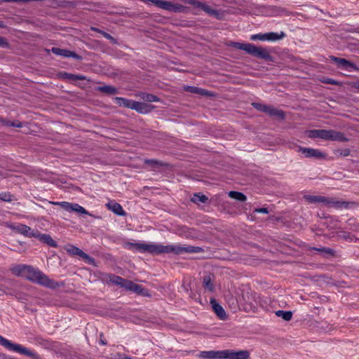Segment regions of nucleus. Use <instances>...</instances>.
<instances>
[{
    "instance_id": "obj_52",
    "label": "nucleus",
    "mask_w": 359,
    "mask_h": 359,
    "mask_svg": "<svg viewBox=\"0 0 359 359\" xmlns=\"http://www.w3.org/2000/svg\"><path fill=\"white\" fill-rule=\"evenodd\" d=\"M353 86L355 88H356V89L359 90V81L355 82V83H353Z\"/></svg>"
},
{
    "instance_id": "obj_22",
    "label": "nucleus",
    "mask_w": 359,
    "mask_h": 359,
    "mask_svg": "<svg viewBox=\"0 0 359 359\" xmlns=\"http://www.w3.org/2000/svg\"><path fill=\"white\" fill-rule=\"evenodd\" d=\"M310 203H326L328 198L321 196L306 195L304 197Z\"/></svg>"
},
{
    "instance_id": "obj_13",
    "label": "nucleus",
    "mask_w": 359,
    "mask_h": 359,
    "mask_svg": "<svg viewBox=\"0 0 359 359\" xmlns=\"http://www.w3.org/2000/svg\"><path fill=\"white\" fill-rule=\"evenodd\" d=\"M50 51L56 55H60L64 57H73L77 60H81L82 57L76 53L67 50V49H62L60 48L53 47L50 50Z\"/></svg>"
},
{
    "instance_id": "obj_1",
    "label": "nucleus",
    "mask_w": 359,
    "mask_h": 359,
    "mask_svg": "<svg viewBox=\"0 0 359 359\" xmlns=\"http://www.w3.org/2000/svg\"><path fill=\"white\" fill-rule=\"evenodd\" d=\"M185 4L191 5L194 8L203 11L209 17L217 20H225L226 17L231 13V10L217 9L208 5L205 2L197 0H183Z\"/></svg>"
},
{
    "instance_id": "obj_33",
    "label": "nucleus",
    "mask_w": 359,
    "mask_h": 359,
    "mask_svg": "<svg viewBox=\"0 0 359 359\" xmlns=\"http://www.w3.org/2000/svg\"><path fill=\"white\" fill-rule=\"evenodd\" d=\"M276 315L278 317L282 318L285 321H289L292 318V312L290 311L278 310L276 311Z\"/></svg>"
},
{
    "instance_id": "obj_2",
    "label": "nucleus",
    "mask_w": 359,
    "mask_h": 359,
    "mask_svg": "<svg viewBox=\"0 0 359 359\" xmlns=\"http://www.w3.org/2000/svg\"><path fill=\"white\" fill-rule=\"evenodd\" d=\"M229 46L245 51L247 53L256 57L259 59H262L269 62L273 61V57L270 55V53L266 48L261 46H256L252 43H239L231 41Z\"/></svg>"
},
{
    "instance_id": "obj_9",
    "label": "nucleus",
    "mask_w": 359,
    "mask_h": 359,
    "mask_svg": "<svg viewBox=\"0 0 359 359\" xmlns=\"http://www.w3.org/2000/svg\"><path fill=\"white\" fill-rule=\"evenodd\" d=\"M202 248L200 247L191 245L187 247H180L170 245H166V253L173 252L176 255H179L182 252L198 253L202 252Z\"/></svg>"
},
{
    "instance_id": "obj_21",
    "label": "nucleus",
    "mask_w": 359,
    "mask_h": 359,
    "mask_svg": "<svg viewBox=\"0 0 359 359\" xmlns=\"http://www.w3.org/2000/svg\"><path fill=\"white\" fill-rule=\"evenodd\" d=\"M27 266L28 265L26 264H19L12 267L11 270L15 276L25 278Z\"/></svg>"
},
{
    "instance_id": "obj_50",
    "label": "nucleus",
    "mask_w": 359,
    "mask_h": 359,
    "mask_svg": "<svg viewBox=\"0 0 359 359\" xmlns=\"http://www.w3.org/2000/svg\"><path fill=\"white\" fill-rule=\"evenodd\" d=\"M350 154V150L348 149H346L341 152V155L343 156H348Z\"/></svg>"
},
{
    "instance_id": "obj_26",
    "label": "nucleus",
    "mask_w": 359,
    "mask_h": 359,
    "mask_svg": "<svg viewBox=\"0 0 359 359\" xmlns=\"http://www.w3.org/2000/svg\"><path fill=\"white\" fill-rule=\"evenodd\" d=\"M286 34L283 32H268L266 33V38L268 41H276L283 39Z\"/></svg>"
},
{
    "instance_id": "obj_49",
    "label": "nucleus",
    "mask_w": 359,
    "mask_h": 359,
    "mask_svg": "<svg viewBox=\"0 0 359 359\" xmlns=\"http://www.w3.org/2000/svg\"><path fill=\"white\" fill-rule=\"evenodd\" d=\"M269 105L262 104L260 111L267 113Z\"/></svg>"
},
{
    "instance_id": "obj_42",
    "label": "nucleus",
    "mask_w": 359,
    "mask_h": 359,
    "mask_svg": "<svg viewBox=\"0 0 359 359\" xmlns=\"http://www.w3.org/2000/svg\"><path fill=\"white\" fill-rule=\"evenodd\" d=\"M313 250L329 255H334V251L331 248H313Z\"/></svg>"
},
{
    "instance_id": "obj_25",
    "label": "nucleus",
    "mask_w": 359,
    "mask_h": 359,
    "mask_svg": "<svg viewBox=\"0 0 359 359\" xmlns=\"http://www.w3.org/2000/svg\"><path fill=\"white\" fill-rule=\"evenodd\" d=\"M97 90L98 91L105 93L107 95H116L118 93L117 88L112 86L105 85V86H98L97 88Z\"/></svg>"
},
{
    "instance_id": "obj_24",
    "label": "nucleus",
    "mask_w": 359,
    "mask_h": 359,
    "mask_svg": "<svg viewBox=\"0 0 359 359\" xmlns=\"http://www.w3.org/2000/svg\"><path fill=\"white\" fill-rule=\"evenodd\" d=\"M185 89L190 93H196V94H198V95H205V96H212L213 95V94L210 93L209 91H208L205 89L201 88H198V87L187 86L185 88Z\"/></svg>"
},
{
    "instance_id": "obj_14",
    "label": "nucleus",
    "mask_w": 359,
    "mask_h": 359,
    "mask_svg": "<svg viewBox=\"0 0 359 359\" xmlns=\"http://www.w3.org/2000/svg\"><path fill=\"white\" fill-rule=\"evenodd\" d=\"M201 355L205 359H224V350L203 351Z\"/></svg>"
},
{
    "instance_id": "obj_3",
    "label": "nucleus",
    "mask_w": 359,
    "mask_h": 359,
    "mask_svg": "<svg viewBox=\"0 0 359 359\" xmlns=\"http://www.w3.org/2000/svg\"><path fill=\"white\" fill-rule=\"evenodd\" d=\"M25 278L50 289H55L60 286L57 282L50 279L43 273L29 265L27 266Z\"/></svg>"
},
{
    "instance_id": "obj_34",
    "label": "nucleus",
    "mask_w": 359,
    "mask_h": 359,
    "mask_svg": "<svg viewBox=\"0 0 359 359\" xmlns=\"http://www.w3.org/2000/svg\"><path fill=\"white\" fill-rule=\"evenodd\" d=\"M229 197L238 201L244 202L247 200V197L241 192L231 191L229 193Z\"/></svg>"
},
{
    "instance_id": "obj_51",
    "label": "nucleus",
    "mask_w": 359,
    "mask_h": 359,
    "mask_svg": "<svg viewBox=\"0 0 359 359\" xmlns=\"http://www.w3.org/2000/svg\"><path fill=\"white\" fill-rule=\"evenodd\" d=\"M103 336H104L103 333H100V343L102 344V345H106L107 341H105V340H104V339H102Z\"/></svg>"
},
{
    "instance_id": "obj_45",
    "label": "nucleus",
    "mask_w": 359,
    "mask_h": 359,
    "mask_svg": "<svg viewBox=\"0 0 359 359\" xmlns=\"http://www.w3.org/2000/svg\"><path fill=\"white\" fill-rule=\"evenodd\" d=\"M67 75V78L71 79L72 80H82V79H83V76H81L72 74H68Z\"/></svg>"
},
{
    "instance_id": "obj_35",
    "label": "nucleus",
    "mask_w": 359,
    "mask_h": 359,
    "mask_svg": "<svg viewBox=\"0 0 359 359\" xmlns=\"http://www.w3.org/2000/svg\"><path fill=\"white\" fill-rule=\"evenodd\" d=\"M208 200V198L203 195V194H194L192 198H191V201L195 203H206Z\"/></svg>"
},
{
    "instance_id": "obj_8",
    "label": "nucleus",
    "mask_w": 359,
    "mask_h": 359,
    "mask_svg": "<svg viewBox=\"0 0 359 359\" xmlns=\"http://www.w3.org/2000/svg\"><path fill=\"white\" fill-rule=\"evenodd\" d=\"M50 203L54 205H59L67 212H75L81 215H91L82 206L78 203H69L67 201L54 202L50 201Z\"/></svg>"
},
{
    "instance_id": "obj_37",
    "label": "nucleus",
    "mask_w": 359,
    "mask_h": 359,
    "mask_svg": "<svg viewBox=\"0 0 359 359\" xmlns=\"http://www.w3.org/2000/svg\"><path fill=\"white\" fill-rule=\"evenodd\" d=\"M123 279L124 278H121V276L114 274H111L109 276V281L114 283V285L119 286H121Z\"/></svg>"
},
{
    "instance_id": "obj_40",
    "label": "nucleus",
    "mask_w": 359,
    "mask_h": 359,
    "mask_svg": "<svg viewBox=\"0 0 359 359\" xmlns=\"http://www.w3.org/2000/svg\"><path fill=\"white\" fill-rule=\"evenodd\" d=\"M306 133L309 138H320V129L308 130Z\"/></svg>"
},
{
    "instance_id": "obj_20",
    "label": "nucleus",
    "mask_w": 359,
    "mask_h": 359,
    "mask_svg": "<svg viewBox=\"0 0 359 359\" xmlns=\"http://www.w3.org/2000/svg\"><path fill=\"white\" fill-rule=\"evenodd\" d=\"M114 99L116 100V104H118L119 106L133 109L135 101L119 97H116Z\"/></svg>"
},
{
    "instance_id": "obj_32",
    "label": "nucleus",
    "mask_w": 359,
    "mask_h": 359,
    "mask_svg": "<svg viewBox=\"0 0 359 359\" xmlns=\"http://www.w3.org/2000/svg\"><path fill=\"white\" fill-rule=\"evenodd\" d=\"M140 96L143 100L148 102H158L160 100L157 96L153 94L141 93Z\"/></svg>"
},
{
    "instance_id": "obj_17",
    "label": "nucleus",
    "mask_w": 359,
    "mask_h": 359,
    "mask_svg": "<svg viewBox=\"0 0 359 359\" xmlns=\"http://www.w3.org/2000/svg\"><path fill=\"white\" fill-rule=\"evenodd\" d=\"M326 204L337 208H348L350 205H353L354 203L344 201H336L334 198H328V201L326 202Z\"/></svg>"
},
{
    "instance_id": "obj_15",
    "label": "nucleus",
    "mask_w": 359,
    "mask_h": 359,
    "mask_svg": "<svg viewBox=\"0 0 359 359\" xmlns=\"http://www.w3.org/2000/svg\"><path fill=\"white\" fill-rule=\"evenodd\" d=\"M154 108V107L151 104L135 101L133 109L141 114H147L149 113Z\"/></svg>"
},
{
    "instance_id": "obj_36",
    "label": "nucleus",
    "mask_w": 359,
    "mask_h": 359,
    "mask_svg": "<svg viewBox=\"0 0 359 359\" xmlns=\"http://www.w3.org/2000/svg\"><path fill=\"white\" fill-rule=\"evenodd\" d=\"M25 231L24 233H22V235H23L24 236H26V237H28V238H32V237H34V238H37V236L39 233V231L38 230H32L29 226H27L26 225V229L23 230Z\"/></svg>"
},
{
    "instance_id": "obj_41",
    "label": "nucleus",
    "mask_w": 359,
    "mask_h": 359,
    "mask_svg": "<svg viewBox=\"0 0 359 359\" xmlns=\"http://www.w3.org/2000/svg\"><path fill=\"white\" fill-rule=\"evenodd\" d=\"M338 236H339V238H342L344 240H349V241L353 240V236L351 235V233L347 231H344L339 232Z\"/></svg>"
},
{
    "instance_id": "obj_44",
    "label": "nucleus",
    "mask_w": 359,
    "mask_h": 359,
    "mask_svg": "<svg viewBox=\"0 0 359 359\" xmlns=\"http://www.w3.org/2000/svg\"><path fill=\"white\" fill-rule=\"evenodd\" d=\"M102 34L107 39L110 40L111 42L114 44H117L118 42H117V40L114 38L112 36H111L109 34L105 32H102Z\"/></svg>"
},
{
    "instance_id": "obj_38",
    "label": "nucleus",
    "mask_w": 359,
    "mask_h": 359,
    "mask_svg": "<svg viewBox=\"0 0 359 359\" xmlns=\"http://www.w3.org/2000/svg\"><path fill=\"white\" fill-rule=\"evenodd\" d=\"M134 284L135 283L131 280L123 279V281L121 287L125 288L128 291H132Z\"/></svg>"
},
{
    "instance_id": "obj_11",
    "label": "nucleus",
    "mask_w": 359,
    "mask_h": 359,
    "mask_svg": "<svg viewBox=\"0 0 359 359\" xmlns=\"http://www.w3.org/2000/svg\"><path fill=\"white\" fill-rule=\"evenodd\" d=\"M224 359H249L250 353L247 350H241L235 351L233 350H224Z\"/></svg>"
},
{
    "instance_id": "obj_6",
    "label": "nucleus",
    "mask_w": 359,
    "mask_h": 359,
    "mask_svg": "<svg viewBox=\"0 0 359 359\" xmlns=\"http://www.w3.org/2000/svg\"><path fill=\"white\" fill-rule=\"evenodd\" d=\"M64 249L66 252L71 256H78L83 259L85 262L88 264L95 266V260L94 258L91 257L86 253H85L83 250L79 249V248L74 246L72 244L66 245L64 247Z\"/></svg>"
},
{
    "instance_id": "obj_5",
    "label": "nucleus",
    "mask_w": 359,
    "mask_h": 359,
    "mask_svg": "<svg viewBox=\"0 0 359 359\" xmlns=\"http://www.w3.org/2000/svg\"><path fill=\"white\" fill-rule=\"evenodd\" d=\"M129 245L135 247L136 250L142 252H147L154 255L166 253V245L147 243H130Z\"/></svg>"
},
{
    "instance_id": "obj_46",
    "label": "nucleus",
    "mask_w": 359,
    "mask_h": 359,
    "mask_svg": "<svg viewBox=\"0 0 359 359\" xmlns=\"http://www.w3.org/2000/svg\"><path fill=\"white\" fill-rule=\"evenodd\" d=\"M8 46V43L5 38L0 36V47L5 48Z\"/></svg>"
},
{
    "instance_id": "obj_23",
    "label": "nucleus",
    "mask_w": 359,
    "mask_h": 359,
    "mask_svg": "<svg viewBox=\"0 0 359 359\" xmlns=\"http://www.w3.org/2000/svg\"><path fill=\"white\" fill-rule=\"evenodd\" d=\"M6 226L12 229L15 233H20V234H22V233L25 232V231H23V230L26 229V225L23 224H20V223L14 224V223H11V222H6Z\"/></svg>"
},
{
    "instance_id": "obj_4",
    "label": "nucleus",
    "mask_w": 359,
    "mask_h": 359,
    "mask_svg": "<svg viewBox=\"0 0 359 359\" xmlns=\"http://www.w3.org/2000/svg\"><path fill=\"white\" fill-rule=\"evenodd\" d=\"M0 344L9 351H12L29 357L32 359H41V357L35 351L22 346L19 344H15L0 335Z\"/></svg>"
},
{
    "instance_id": "obj_47",
    "label": "nucleus",
    "mask_w": 359,
    "mask_h": 359,
    "mask_svg": "<svg viewBox=\"0 0 359 359\" xmlns=\"http://www.w3.org/2000/svg\"><path fill=\"white\" fill-rule=\"evenodd\" d=\"M255 212H258V213H264V214L269 213V210L266 208H257L255 210Z\"/></svg>"
},
{
    "instance_id": "obj_48",
    "label": "nucleus",
    "mask_w": 359,
    "mask_h": 359,
    "mask_svg": "<svg viewBox=\"0 0 359 359\" xmlns=\"http://www.w3.org/2000/svg\"><path fill=\"white\" fill-rule=\"evenodd\" d=\"M252 107H253L255 109H257V110L260 111V110H261V108H262V103H259V102H252Z\"/></svg>"
},
{
    "instance_id": "obj_29",
    "label": "nucleus",
    "mask_w": 359,
    "mask_h": 359,
    "mask_svg": "<svg viewBox=\"0 0 359 359\" xmlns=\"http://www.w3.org/2000/svg\"><path fill=\"white\" fill-rule=\"evenodd\" d=\"M0 123L6 126L22 128V123L19 121H11L8 119L4 118L0 116Z\"/></svg>"
},
{
    "instance_id": "obj_16",
    "label": "nucleus",
    "mask_w": 359,
    "mask_h": 359,
    "mask_svg": "<svg viewBox=\"0 0 359 359\" xmlns=\"http://www.w3.org/2000/svg\"><path fill=\"white\" fill-rule=\"evenodd\" d=\"M210 303L214 312L217 314L219 318H220L221 320L226 319V314L222 306L220 304H219L215 299H211Z\"/></svg>"
},
{
    "instance_id": "obj_19",
    "label": "nucleus",
    "mask_w": 359,
    "mask_h": 359,
    "mask_svg": "<svg viewBox=\"0 0 359 359\" xmlns=\"http://www.w3.org/2000/svg\"><path fill=\"white\" fill-rule=\"evenodd\" d=\"M107 206L109 210H111L117 215L123 216L126 215V212L123 210L122 206L116 202H110L107 204Z\"/></svg>"
},
{
    "instance_id": "obj_39",
    "label": "nucleus",
    "mask_w": 359,
    "mask_h": 359,
    "mask_svg": "<svg viewBox=\"0 0 359 359\" xmlns=\"http://www.w3.org/2000/svg\"><path fill=\"white\" fill-rule=\"evenodd\" d=\"M250 40H252V41H257V40L267 41L266 33H264V34L260 33V34H252L250 36Z\"/></svg>"
},
{
    "instance_id": "obj_30",
    "label": "nucleus",
    "mask_w": 359,
    "mask_h": 359,
    "mask_svg": "<svg viewBox=\"0 0 359 359\" xmlns=\"http://www.w3.org/2000/svg\"><path fill=\"white\" fill-rule=\"evenodd\" d=\"M132 292L137 293V294H140L144 297L150 296L149 292L148 290L144 288L142 285L134 284Z\"/></svg>"
},
{
    "instance_id": "obj_12",
    "label": "nucleus",
    "mask_w": 359,
    "mask_h": 359,
    "mask_svg": "<svg viewBox=\"0 0 359 359\" xmlns=\"http://www.w3.org/2000/svg\"><path fill=\"white\" fill-rule=\"evenodd\" d=\"M299 151L302 152L306 158H313L316 159L325 158L326 155L317 149L299 147Z\"/></svg>"
},
{
    "instance_id": "obj_27",
    "label": "nucleus",
    "mask_w": 359,
    "mask_h": 359,
    "mask_svg": "<svg viewBox=\"0 0 359 359\" xmlns=\"http://www.w3.org/2000/svg\"><path fill=\"white\" fill-rule=\"evenodd\" d=\"M271 116H276L279 119L283 120L285 118V113L282 110L277 109L272 106L269 105L267 113Z\"/></svg>"
},
{
    "instance_id": "obj_31",
    "label": "nucleus",
    "mask_w": 359,
    "mask_h": 359,
    "mask_svg": "<svg viewBox=\"0 0 359 359\" xmlns=\"http://www.w3.org/2000/svg\"><path fill=\"white\" fill-rule=\"evenodd\" d=\"M203 285L205 288L211 292L215 290V286L212 282L211 276L210 275L204 276Z\"/></svg>"
},
{
    "instance_id": "obj_10",
    "label": "nucleus",
    "mask_w": 359,
    "mask_h": 359,
    "mask_svg": "<svg viewBox=\"0 0 359 359\" xmlns=\"http://www.w3.org/2000/svg\"><path fill=\"white\" fill-rule=\"evenodd\" d=\"M330 60L335 62L339 67H341L347 71H359V67L353 63L352 62L345 59L337 57L334 55L330 56Z\"/></svg>"
},
{
    "instance_id": "obj_43",
    "label": "nucleus",
    "mask_w": 359,
    "mask_h": 359,
    "mask_svg": "<svg viewBox=\"0 0 359 359\" xmlns=\"http://www.w3.org/2000/svg\"><path fill=\"white\" fill-rule=\"evenodd\" d=\"M322 82L324 83H327V84H331V85H334V86H341V83L339 81L332 79H330V78H326V79H323Z\"/></svg>"
},
{
    "instance_id": "obj_53",
    "label": "nucleus",
    "mask_w": 359,
    "mask_h": 359,
    "mask_svg": "<svg viewBox=\"0 0 359 359\" xmlns=\"http://www.w3.org/2000/svg\"><path fill=\"white\" fill-rule=\"evenodd\" d=\"M4 24H0V27H4Z\"/></svg>"
},
{
    "instance_id": "obj_54",
    "label": "nucleus",
    "mask_w": 359,
    "mask_h": 359,
    "mask_svg": "<svg viewBox=\"0 0 359 359\" xmlns=\"http://www.w3.org/2000/svg\"><path fill=\"white\" fill-rule=\"evenodd\" d=\"M3 199H4V201H10V199H7V198H3Z\"/></svg>"
},
{
    "instance_id": "obj_18",
    "label": "nucleus",
    "mask_w": 359,
    "mask_h": 359,
    "mask_svg": "<svg viewBox=\"0 0 359 359\" xmlns=\"http://www.w3.org/2000/svg\"><path fill=\"white\" fill-rule=\"evenodd\" d=\"M36 238H38L41 242L46 243L50 247L56 248L57 246V243L49 234H42L39 233Z\"/></svg>"
},
{
    "instance_id": "obj_28",
    "label": "nucleus",
    "mask_w": 359,
    "mask_h": 359,
    "mask_svg": "<svg viewBox=\"0 0 359 359\" xmlns=\"http://www.w3.org/2000/svg\"><path fill=\"white\" fill-rule=\"evenodd\" d=\"M144 162L145 164L149 165L153 170H156L165 165L163 162L155 159H145Z\"/></svg>"
},
{
    "instance_id": "obj_7",
    "label": "nucleus",
    "mask_w": 359,
    "mask_h": 359,
    "mask_svg": "<svg viewBox=\"0 0 359 359\" xmlns=\"http://www.w3.org/2000/svg\"><path fill=\"white\" fill-rule=\"evenodd\" d=\"M320 138L325 140L348 142V139L344 133L334 130L320 129Z\"/></svg>"
}]
</instances>
